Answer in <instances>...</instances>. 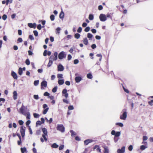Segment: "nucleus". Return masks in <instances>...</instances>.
<instances>
[{"label": "nucleus", "mask_w": 153, "mask_h": 153, "mask_svg": "<svg viewBox=\"0 0 153 153\" xmlns=\"http://www.w3.org/2000/svg\"><path fill=\"white\" fill-rule=\"evenodd\" d=\"M126 109H124L123 110V114L120 116V118L121 120H125L127 117V112H126Z\"/></svg>", "instance_id": "f257e3e1"}, {"label": "nucleus", "mask_w": 153, "mask_h": 153, "mask_svg": "<svg viewBox=\"0 0 153 153\" xmlns=\"http://www.w3.org/2000/svg\"><path fill=\"white\" fill-rule=\"evenodd\" d=\"M56 129L62 132L65 131V127L62 124H58L57 125Z\"/></svg>", "instance_id": "f03ea898"}, {"label": "nucleus", "mask_w": 153, "mask_h": 153, "mask_svg": "<svg viewBox=\"0 0 153 153\" xmlns=\"http://www.w3.org/2000/svg\"><path fill=\"white\" fill-rule=\"evenodd\" d=\"M66 54L63 51L60 52L58 55V58L59 59H62L64 58H65Z\"/></svg>", "instance_id": "7ed1b4c3"}, {"label": "nucleus", "mask_w": 153, "mask_h": 153, "mask_svg": "<svg viewBox=\"0 0 153 153\" xmlns=\"http://www.w3.org/2000/svg\"><path fill=\"white\" fill-rule=\"evenodd\" d=\"M26 127L23 126L20 127V132L22 138L24 137Z\"/></svg>", "instance_id": "20e7f679"}, {"label": "nucleus", "mask_w": 153, "mask_h": 153, "mask_svg": "<svg viewBox=\"0 0 153 153\" xmlns=\"http://www.w3.org/2000/svg\"><path fill=\"white\" fill-rule=\"evenodd\" d=\"M100 20L102 22H105L107 20L106 15L103 14H101L99 16Z\"/></svg>", "instance_id": "39448f33"}, {"label": "nucleus", "mask_w": 153, "mask_h": 153, "mask_svg": "<svg viewBox=\"0 0 153 153\" xmlns=\"http://www.w3.org/2000/svg\"><path fill=\"white\" fill-rule=\"evenodd\" d=\"M125 147L123 146L121 149H118L117 150V153H124L125 152Z\"/></svg>", "instance_id": "423d86ee"}, {"label": "nucleus", "mask_w": 153, "mask_h": 153, "mask_svg": "<svg viewBox=\"0 0 153 153\" xmlns=\"http://www.w3.org/2000/svg\"><path fill=\"white\" fill-rule=\"evenodd\" d=\"M25 108V106L23 104L21 107V108H20V113L21 114H23L25 116H26V114L25 113H24V110Z\"/></svg>", "instance_id": "0eeeda50"}, {"label": "nucleus", "mask_w": 153, "mask_h": 153, "mask_svg": "<svg viewBox=\"0 0 153 153\" xmlns=\"http://www.w3.org/2000/svg\"><path fill=\"white\" fill-rule=\"evenodd\" d=\"M62 93L63 95L65 98H67L68 97V94L67 93V90L65 88L62 90Z\"/></svg>", "instance_id": "6e6552de"}, {"label": "nucleus", "mask_w": 153, "mask_h": 153, "mask_svg": "<svg viewBox=\"0 0 153 153\" xmlns=\"http://www.w3.org/2000/svg\"><path fill=\"white\" fill-rule=\"evenodd\" d=\"M11 75L14 79H16V80L17 79V78H18L17 75L16 74L15 72H14L13 71H12L11 73Z\"/></svg>", "instance_id": "1a4fd4ad"}, {"label": "nucleus", "mask_w": 153, "mask_h": 153, "mask_svg": "<svg viewBox=\"0 0 153 153\" xmlns=\"http://www.w3.org/2000/svg\"><path fill=\"white\" fill-rule=\"evenodd\" d=\"M47 85V82L45 80L43 81L41 83V85L42 87H46ZM42 87L41 88V89H42Z\"/></svg>", "instance_id": "9d476101"}, {"label": "nucleus", "mask_w": 153, "mask_h": 153, "mask_svg": "<svg viewBox=\"0 0 153 153\" xmlns=\"http://www.w3.org/2000/svg\"><path fill=\"white\" fill-rule=\"evenodd\" d=\"M64 69V67L61 64H59L58 66V70L59 71H63Z\"/></svg>", "instance_id": "9b49d317"}, {"label": "nucleus", "mask_w": 153, "mask_h": 153, "mask_svg": "<svg viewBox=\"0 0 153 153\" xmlns=\"http://www.w3.org/2000/svg\"><path fill=\"white\" fill-rule=\"evenodd\" d=\"M28 27L30 28H35L36 27V24L35 23H29L27 24Z\"/></svg>", "instance_id": "f8f14e48"}, {"label": "nucleus", "mask_w": 153, "mask_h": 153, "mask_svg": "<svg viewBox=\"0 0 153 153\" xmlns=\"http://www.w3.org/2000/svg\"><path fill=\"white\" fill-rule=\"evenodd\" d=\"M93 140L91 139H87L84 141V144L85 145H88L89 143L92 142Z\"/></svg>", "instance_id": "ddd939ff"}, {"label": "nucleus", "mask_w": 153, "mask_h": 153, "mask_svg": "<svg viewBox=\"0 0 153 153\" xmlns=\"http://www.w3.org/2000/svg\"><path fill=\"white\" fill-rule=\"evenodd\" d=\"M82 79V78L81 77L78 76H76L75 78V80L76 83L79 82Z\"/></svg>", "instance_id": "4468645a"}, {"label": "nucleus", "mask_w": 153, "mask_h": 153, "mask_svg": "<svg viewBox=\"0 0 153 153\" xmlns=\"http://www.w3.org/2000/svg\"><path fill=\"white\" fill-rule=\"evenodd\" d=\"M148 147V146L142 145L140 146V149L142 151H143L145 149L147 148Z\"/></svg>", "instance_id": "2eb2a0df"}, {"label": "nucleus", "mask_w": 153, "mask_h": 153, "mask_svg": "<svg viewBox=\"0 0 153 153\" xmlns=\"http://www.w3.org/2000/svg\"><path fill=\"white\" fill-rule=\"evenodd\" d=\"M95 149H96V150L97 152H101V149H100L99 146L98 145L95 146L94 147V150Z\"/></svg>", "instance_id": "dca6fc26"}, {"label": "nucleus", "mask_w": 153, "mask_h": 153, "mask_svg": "<svg viewBox=\"0 0 153 153\" xmlns=\"http://www.w3.org/2000/svg\"><path fill=\"white\" fill-rule=\"evenodd\" d=\"M42 132L44 134H43V135H47L48 131L47 129L45 128H42Z\"/></svg>", "instance_id": "f3484780"}, {"label": "nucleus", "mask_w": 153, "mask_h": 153, "mask_svg": "<svg viewBox=\"0 0 153 153\" xmlns=\"http://www.w3.org/2000/svg\"><path fill=\"white\" fill-rule=\"evenodd\" d=\"M13 98L14 100H16L17 98V94L16 91H14L13 92Z\"/></svg>", "instance_id": "a211bd4d"}, {"label": "nucleus", "mask_w": 153, "mask_h": 153, "mask_svg": "<svg viewBox=\"0 0 153 153\" xmlns=\"http://www.w3.org/2000/svg\"><path fill=\"white\" fill-rule=\"evenodd\" d=\"M64 13L63 11H62L60 13L59 17L61 19H63L64 17Z\"/></svg>", "instance_id": "6ab92c4d"}, {"label": "nucleus", "mask_w": 153, "mask_h": 153, "mask_svg": "<svg viewBox=\"0 0 153 153\" xmlns=\"http://www.w3.org/2000/svg\"><path fill=\"white\" fill-rule=\"evenodd\" d=\"M20 149L22 153H25V152H27V149L26 147L21 148Z\"/></svg>", "instance_id": "aec40b11"}, {"label": "nucleus", "mask_w": 153, "mask_h": 153, "mask_svg": "<svg viewBox=\"0 0 153 153\" xmlns=\"http://www.w3.org/2000/svg\"><path fill=\"white\" fill-rule=\"evenodd\" d=\"M64 80L63 79L58 80V83L59 85H63L64 83Z\"/></svg>", "instance_id": "412c9836"}, {"label": "nucleus", "mask_w": 153, "mask_h": 153, "mask_svg": "<svg viewBox=\"0 0 153 153\" xmlns=\"http://www.w3.org/2000/svg\"><path fill=\"white\" fill-rule=\"evenodd\" d=\"M83 42L84 44L86 45H88V41L87 38H85L83 39Z\"/></svg>", "instance_id": "4be33fe9"}, {"label": "nucleus", "mask_w": 153, "mask_h": 153, "mask_svg": "<svg viewBox=\"0 0 153 153\" xmlns=\"http://www.w3.org/2000/svg\"><path fill=\"white\" fill-rule=\"evenodd\" d=\"M61 30V28L60 27H58L56 29V34H59L60 33V30Z\"/></svg>", "instance_id": "5701e85b"}, {"label": "nucleus", "mask_w": 153, "mask_h": 153, "mask_svg": "<svg viewBox=\"0 0 153 153\" xmlns=\"http://www.w3.org/2000/svg\"><path fill=\"white\" fill-rule=\"evenodd\" d=\"M93 35L90 33H88L87 34V37L89 39L91 40L92 38L93 37Z\"/></svg>", "instance_id": "b1692460"}, {"label": "nucleus", "mask_w": 153, "mask_h": 153, "mask_svg": "<svg viewBox=\"0 0 153 153\" xmlns=\"http://www.w3.org/2000/svg\"><path fill=\"white\" fill-rule=\"evenodd\" d=\"M59 146L56 143H54L52 144L51 146V147L53 148H56Z\"/></svg>", "instance_id": "393cba45"}, {"label": "nucleus", "mask_w": 153, "mask_h": 153, "mask_svg": "<svg viewBox=\"0 0 153 153\" xmlns=\"http://www.w3.org/2000/svg\"><path fill=\"white\" fill-rule=\"evenodd\" d=\"M18 73L20 75H21L22 74L23 71L22 69L21 68H19L18 70Z\"/></svg>", "instance_id": "a878e982"}, {"label": "nucleus", "mask_w": 153, "mask_h": 153, "mask_svg": "<svg viewBox=\"0 0 153 153\" xmlns=\"http://www.w3.org/2000/svg\"><path fill=\"white\" fill-rule=\"evenodd\" d=\"M80 35L78 33H76L74 35V37L76 39H78L80 38Z\"/></svg>", "instance_id": "bb28decb"}, {"label": "nucleus", "mask_w": 153, "mask_h": 153, "mask_svg": "<svg viewBox=\"0 0 153 153\" xmlns=\"http://www.w3.org/2000/svg\"><path fill=\"white\" fill-rule=\"evenodd\" d=\"M87 77L88 79H91L92 78V75L91 74L89 73L87 74Z\"/></svg>", "instance_id": "cd10ccee"}, {"label": "nucleus", "mask_w": 153, "mask_h": 153, "mask_svg": "<svg viewBox=\"0 0 153 153\" xmlns=\"http://www.w3.org/2000/svg\"><path fill=\"white\" fill-rule=\"evenodd\" d=\"M88 18L90 20H92L94 19V16L93 14H90Z\"/></svg>", "instance_id": "c85d7f7f"}, {"label": "nucleus", "mask_w": 153, "mask_h": 153, "mask_svg": "<svg viewBox=\"0 0 153 153\" xmlns=\"http://www.w3.org/2000/svg\"><path fill=\"white\" fill-rule=\"evenodd\" d=\"M53 62L51 61H49V62L47 65V67L48 68L50 67L53 64Z\"/></svg>", "instance_id": "c756f323"}, {"label": "nucleus", "mask_w": 153, "mask_h": 153, "mask_svg": "<svg viewBox=\"0 0 153 153\" xmlns=\"http://www.w3.org/2000/svg\"><path fill=\"white\" fill-rule=\"evenodd\" d=\"M39 80H35L34 82V85L36 86L38 85L39 84Z\"/></svg>", "instance_id": "7c9ffc66"}, {"label": "nucleus", "mask_w": 153, "mask_h": 153, "mask_svg": "<svg viewBox=\"0 0 153 153\" xmlns=\"http://www.w3.org/2000/svg\"><path fill=\"white\" fill-rule=\"evenodd\" d=\"M49 110V108H46L43 111V114H46L47 112Z\"/></svg>", "instance_id": "2f4dec72"}, {"label": "nucleus", "mask_w": 153, "mask_h": 153, "mask_svg": "<svg viewBox=\"0 0 153 153\" xmlns=\"http://www.w3.org/2000/svg\"><path fill=\"white\" fill-rule=\"evenodd\" d=\"M120 135V131H117L116 132V134L115 135V137H119Z\"/></svg>", "instance_id": "473e14b6"}, {"label": "nucleus", "mask_w": 153, "mask_h": 153, "mask_svg": "<svg viewBox=\"0 0 153 153\" xmlns=\"http://www.w3.org/2000/svg\"><path fill=\"white\" fill-rule=\"evenodd\" d=\"M50 18L51 21H53L55 19V16H54L52 14L50 16Z\"/></svg>", "instance_id": "72a5a7b5"}, {"label": "nucleus", "mask_w": 153, "mask_h": 153, "mask_svg": "<svg viewBox=\"0 0 153 153\" xmlns=\"http://www.w3.org/2000/svg\"><path fill=\"white\" fill-rule=\"evenodd\" d=\"M57 88V86H55V87L52 89V91L53 93H55L56 91Z\"/></svg>", "instance_id": "f704fd0d"}, {"label": "nucleus", "mask_w": 153, "mask_h": 153, "mask_svg": "<svg viewBox=\"0 0 153 153\" xmlns=\"http://www.w3.org/2000/svg\"><path fill=\"white\" fill-rule=\"evenodd\" d=\"M116 125L119 126L120 127H122L123 126V123H117L116 124Z\"/></svg>", "instance_id": "c9c22d12"}, {"label": "nucleus", "mask_w": 153, "mask_h": 153, "mask_svg": "<svg viewBox=\"0 0 153 153\" xmlns=\"http://www.w3.org/2000/svg\"><path fill=\"white\" fill-rule=\"evenodd\" d=\"M33 115L35 118H38L39 117V115L38 114L36 113H34Z\"/></svg>", "instance_id": "e433bc0d"}, {"label": "nucleus", "mask_w": 153, "mask_h": 153, "mask_svg": "<svg viewBox=\"0 0 153 153\" xmlns=\"http://www.w3.org/2000/svg\"><path fill=\"white\" fill-rule=\"evenodd\" d=\"M90 30V27H86L84 29V31L85 32H88Z\"/></svg>", "instance_id": "4c0bfd02"}, {"label": "nucleus", "mask_w": 153, "mask_h": 153, "mask_svg": "<svg viewBox=\"0 0 153 153\" xmlns=\"http://www.w3.org/2000/svg\"><path fill=\"white\" fill-rule=\"evenodd\" d=\"M27 119L29 120L30 118V114L29 112H28L27 114V115L26 117Z\"/></svg>", "instance_id": "58836bf2"}, {"label": "nucleus", "mask_w": 153, "mask_h": 153, "mask_svg": "<svg viewBox=\"0 0 153 153\" xmlns=\"http://www.w3.org/2000/svg\"><path fill=\"white\" fill-rule=\"evenodd\" d=\"M33 33L34 35H35V36H38V32L37 30H34L33 31Z\"/></svg>", "instance_id": "ea45409f"}, {"label": "nucleus", "mask_w": 153, "mask_h": 153, "mask_svg": "<svg viewBox=\"0 0 153 153\" xmlns=\"http://www.w3.org/2000/svg\"><path fill=\"white\" fill-rule=\"evenodd\" d=\"M2 18L3 20H6L7 18V16L5 14H4L2 16Z\"/></svg>", "instance_id": "a19ab883"}, {"label": "nucleus", "mask_w": 153, "mask_h": 153, "mask_svg": "<svg viewBox=\"0 0 153 153\" xmlns=\"http://www.w3.org/2000/svg\"><path fill=\"white\" fill-rule=\"evenodd\" d=\"M25 63L27 65H29L30 63L29 60L28 59H27L25 61Z\"/></svg>", "instance_id": "79ce46f5"}, {"label": "nucleus", "mask_w": 153, "mask_h": 153, "mask_svg": "<svg viewBox=\"0 0 153 153\" xmlns=\"http://www.w3.org/2000/svg\"><path fill=\"white\" fill-rule=\"evenodd\" d=\"M70 132L71 133V135L72 137L76 135V134L75 133V132L72 130L70 131Z\"/></svg>", "instance_id": "37998d69"}, {"label": "nucleus", "mask_w": 153, "mask_h": 153, "mask_svg": "<svg viewBox=\"0 0 153 153\" xmlns=\"http://www.w3.org/2000/svg\"><path fill=\"white\" fill-rule=\"evenodd\" d=\"M19 124L21 125H22L24 124V122L22 120H20L18 121Z\"/></svg>", "instance_id": "c03bdc74"}, {"label": "nucleus", "mask_w": 153, "mask_h": 153, "mask_svg": "<svg viewBox=\"0 0 153 153\" xmlns=\"http://www.w3.org/2000/svg\"><path fill=\"white\" fill-rule=\"evenodd\" d=\"M68 109L69 110H72L74 109V108L73 105H70L68 107Z\"/></svg>", "instance_id": "a18cd8bd"}, {"label": "nucleus", "mask_w": 153, "mask_h": 153, "mask_svg": "<svg viewBox=\"0 0 153 153\" xmlns=\"http://www.w3.org/2000/svg\"><path fill=\"white\" fill-rule=\"evenodd\" d=\"M29 38L31 40H33L34 39V38L32 35H30L29 36Z\"/></svg>", "instance_id": "49530a36"}, {"label": "nucleus", "mask_w": 153, "mask_h": 153, "mask_svg": "<svg viewBox=\"0 0 153 153\" xmlns=\"http://www.w3.org/2000/svg\"><path fill=\"white\" fill-rule=\"evenodd\" d=\"M44 96H48V97L49 96L50 94L47 92H46L44 94Z\"/></svg>", "instance_id": "de8ad7c7"}, {"label": "nucleus", "mask_w": 153, "mask_h": 153, "mask_svg": "<svg viewBox=\"0 0 153 153\" xmlns=\"http://www.w3.org/2000/svg\"><path fill=\"white\" fill-rule=\"evenodd\" d=\"M82 28L81 27H79L77 30V31L78 32L80 33L82 32Z\"/></svg>", "instance_id": "09e8293b"}, {"label": "nucleus", "mask_w": 153, "mask_h": 153, "mask_svg": "<svg viewBox=\"0 0 153 153\" xmlns=\"http://www.w3.org/2000/svg\"><path fill=\"white\" fill-rule=\"evenodd\" d=\"M33 98L36 100H38L39 98L38 95H33Z\"/></svg>", "instance_id": "8fccbe9b"}, {"label": "nucleus", "mask_w": 153, "mask_h": 153, "mask_svg": "<svg viewBox=\"0 0 153 153\" xmlns=\"http://www.w3.org/2000/svg\"><path fill=\"white\" fill-rule=\"evenodd\" d=\"M111 13H108L106 16V18H109L111 19H112V16H111Z\"/></svg>", "instance_id": "3c124183"}, {"label": "nucleus", "mask_w": 153, "mask_h": 153, "mask_svg": "<svg viewBox=\"0 0 153 153\" xmlns=\"http://www.w3.org/2000/svg\"><path fill=\"white\" fill-rule=\"evenodd\" d=\"M49 61H51L53 62V55L49 57Z\"/></svg>", "instance_id": "603ef678"}, {"label": "nucleus", "mask_w": 153, "mask_h": 153, "mask_svg": "<svg viewBox=\"0 0 153 153\" xmlns=\"http://www.w3.org/2000/svg\"><path fill=\"white\" fill-rule=\"evenodd\" d=\"M57 77L59 78H63V75L62 74H58L57 75Z\"/></svg>", "instance_id": "864d4df0"}, {"label": "nucleus", "mask_w": 153, "mask_h": 153, "mask_svg": "<svg viewBox=\"0 0 153 153\" xmlns=\"http://www.w3.org/2000/svg\"><path fill=\"white\" fill-rule=\"evenodd\" d=\"M79 60L78 59H75L74 61V64H76L79 63Z\"/></svg>", "instance_id": "5fc2aeb1"}, {"label": "nucleus", "mask_w": 153, "mask_h": 153, "mask_svg": "<svg viewBox=\"0 0 153 153\" xmlns=\"http://www.w3.org/2000/svg\"><path fill=\"white\" fill-rule=\"evenodd\" d=\"M42 124L41 122L40 121L38 120L37 121L36 123V126H37L38 125H41Z\"/></svg>", "instance_id": "6e6d98bb"}, {"label": "nucleus", "mask_w": 153, "mask_h": 153, "mask_svg": "<svg viewBox=\"0 0 153 153\" xmlns=\"http://www.w3.org/2000/svg\"><path fill=\"white\" fill-rule=\"evenodd\" d=\"M148 139V137L146 136H144L143 137V141H146Z\"/></svg>", "instance_id": "4d7b16f0"}, {"label": "nucleus", "mask_w": 153, "mask_h": 153, "mask_svg": "<svg viewBox=\"0 0 153 153\" xmlns=\"http://www.w3.org/2000/svg\"><path fill=\"white\" fill-rule=\"evenodd\" d=\"M152 103H153V100H152L151 101L148 102L149 104L151 106H152L153 105Z\"/></svg>", "instance_id": "13d9d810"}, {"label": "nucleus", "mask_w": 153, "mask_h": 153, "mask_svg": "<svg viewBox=\"0 0 153 153\" xmlns=\"http://www.w3.org/2000/svg\"><path fill=\"white\" fill-rule=\"evenodd\" d=\"M64 145H62L59 146V149L60 150H62L64 148Z\"/></svg>", "instance_id": "bf43d9fd"}, {"label": "nucleus", "mask_w": 153, "mask_h": 153, "mask_svg": "<svg viewBox=\"0 0 153 153\" xmlns=\"http://www.w3.org/2000/svg\"><path fill=\"white\" fill-rule=\"evenodd\" d=\"M133 146L132 145H130L129 146L128 149L130 151H131L133 149Z\"/></svg>", "instance_id": "052dcab7"}, {"label": "nucleus", "mask_w": 153, "mask_h": 153, "mask_svg": "<svg viewBox=\"0 0 153 153\" xmlns=\"http://www.w3.org/2000/svg\"><path fill=\"white\" fill-rule=\"evenodd\" d=\"M42 26L41 24L38 25L37 26V28L39 30H40L41 29Z\"/></svg>", "instance_id": "680f3d73"}, {"label": "nucleus", "mask_w": 153, "mask_h": 153, "mask_svg": "<svg viewBox=\"0 0 153 153\" xmlns=\"http://www.w3.org/2000/svg\"><path fill=\"white\" fill-rule=\"evenodd\" d=\"M72 58V56L71 55L68 54V60H70Z\"/></svg>", "instance_id": "e2e57ef3"}, {"label": "nucleus", "mask_w": 153, "mask_h": 153, "mask_svg": "<svg viewBox=\"0 0 153 153\" xmlns=\"http://www.w3.org/2000/svg\"><path fill=\"white\" fill-rule=\"evenodd\" d=\"M48 52V51L47 50H45L44 51L43 53V55L44 56H46L47 55V53Z\"/></svg>", "instance_id": "0e129e2a"}, {"label": "nucleus", "mask_w": 153, "mask_h": 153, "mask_svg": "<svg viewBox=\"0 0 153 153\" xmlns=\"http://www.w3.org/2000/svg\"><path fill=\"white\" fill-rule=\"evenodd\" d=\"M142 144H144V145L148 146V143L147 142L145 141H143L141 143Z\"/></svg>", "instance_id": "69168bd1"}, {"label": "nucleus", "mask_w": 153, "mask_h": 153, "mask_svg": "<svg viewBox=\"0 0 153 153\" xmlns=\"http://www.w3.org/2000/svg\"><path fill=\"white\" fill-rule=\"evenodd\" d=\"M96 47L97 46L95 44H92L91 46V48L93 49L95 48H96Z\"/></svg>", "instance_id": "338daca9"}, {"label": "nucleus", "mask_w": 153, "mask_h": 153, "mask_svg": "<svg viewBox=\"0 0 153 153\" xmlns=\"http://www.w3.org/2000/svg\"><path fill=\"white\" fill-rule=\"evenodd\" d=\"M104 153H108V148H105Z\"/></svg>", "instance_id": "774afa93"}]
</instances>
